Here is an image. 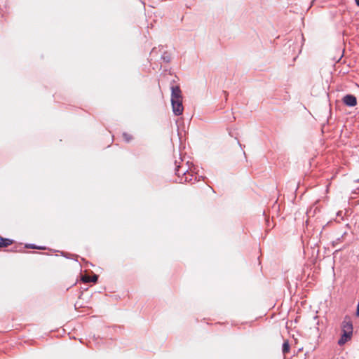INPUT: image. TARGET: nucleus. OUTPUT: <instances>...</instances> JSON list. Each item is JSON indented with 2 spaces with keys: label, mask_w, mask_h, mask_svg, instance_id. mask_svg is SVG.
Listing matches in <instances>:
<instances>
[{
  "label": "nucleus",
  "mask_w": 359,
  "mask_h": 359,
  "mask_svg": "<svg viewBox=\"0 0 359 359\" xmlns=\"http://www.w3.org/2000/svg\"><path fill=\"white\" fill-rule=\"evenodd\" d=\"M175 175L180 178V182H191V179H189L187 175H190V169L186 165H179L176 166Z\"/></svg>",
  "instance_id": "f257e3e1"
},
{
  "label": "nucleus",
  "mask_w": 359,
  "mask_h": 359,
  "mask_svg": "<svg viewBox=\"0 0 359 359\" xmlns=\"http://www.w3.org/2000/svg\"><path fill=\"white\" fill-rule=\"evenodd\" d=\"M171 104L173 114L175 116H180L183 113L184 107L182 104V100H171Z\"/></svg>",
  "instance_id": "f03ea898"
},
{
  "label": "nucleus",
  "mask_w": 359,
  "mask_h": 359,
  "mask_svg": "<svg viewBox=\"0 0 359 359\" xmlns=\"http://www.w3.org/2000/svg\"><path fill=\"white\" fill-rule=\"evenodd\" d=\"M353 327L351 319L346 316L341 324V332H348L353 334Z\"/></svg>",
  "instance_id": "7ed1b4c3"
},
{
  "label": "nucleus",
  "mask_w": 359,
  "mask_h": 359,
  "mask_svg": "<svg viewBox=\"0 0 359 359\" xmlns=\"http://www.w3.org/2000/svg\"><path fill=\"white\" fill-rule=\"evenodd\" d=\"M342 101L347 107H355L357 104L356 97L351 94H348L344 96Z\"/></svg>",
  "instance_id": "20e7f679"
},
{
  "label": "nucleus",
  "mask_w": 359,
  "mask_h": 359,
  "mask_svg": "<svg viewBox=\"0 0 359 359\" xmlns=\"http://www.w3.org/2000/svg\"><path fill=\"white\" fill-rule=\"evenodd\" d=\"M182 100V91L179 86L171 87V100Z\"/></svg>",
  "instance_id": "39448f33"
},
{
  "label": "nucleus",
  "mask_w": 359,
  "mask_h": 359,
  "mask_svg": "<svg viewBox=\"0 0 359 359\" xmlns=\"http://www.w3.org/2000/svg\"><path fill=\"white\" fill-rule=\"evenodd\" d=\"M353 334L348 332H341V335L340 339L338 341V344L339 346L344 345L347 341L351 339Z\"/></svg>",
  "instance_id": "423d86ee"
},
{
  "label": "nucleus",
  "mask_w": 359,
  "mask_h": 359,
  "mask_svg": "<svg viewBox=\"0 0 359 359\" xmlns=\"http://www.w3.org/2000/svg\"><path fill=\"white\" fill-rule=\"evenodd\" d=\"M13 241L9 238H0V248H6L11 245Z\"/></svg>",
  "instance_id": "0eeeda50"
},
{
  "label": "nucleus",
  "mask_w": 359,
  "mask_h": 359,
  "mask_svg": "<svg viewBox=\"0 0 359 359\" xmlns=\"http://www.w3.org/2000/svg\"><path fill=\"white\" fill-rule=\"evenodd\" d=\"M290 346L289 341H288V340H285L283 344L282 352L284 355H285L286 353L290 352Z\"/></svg>",
  "instance_id": "6e6552de"
},
{
  "label": "nucleus",
  "mask_w": 359,
  "mask_h": 359,
  "mask_svg": "<svg viewBox=\"0 0 359 359\" xmlns=\"http://www.w3.org/2000/svg\"><path fill=\"white\" fill-rule=\"evenodd\" d=\"M98 276L97 275H93L90 278H88L87 277H83L82 278L83 282L88 283V282H93L96 283L97 280Z\"/></svg>",
  "instance_id": "1a4fd4ad"
},
{
  "label": "nucleus",
  "mask_w": 359,
  "mask_h": 359,
  "mask_svg": "<svg viewBox=\"0 0 359 359\" xmlns=\"http://www.w3.org/2000/svg\"><path fill=\"white\" fill-rule=\"evenodd\" d=\"M161 59H162L165 62L168 63V62H170L171 57H170V55L168 53L165 52V53L162 55V56H161Z\"/></svg>",
  "instance_id": "9d476101"
},
{
  "label": "nucleus",
  "mask_w": 359,
  "mask_h": 359,
  "mask_svg": "<svg viewBox=\"0 0 359 359\" xmlns=\"http://www.w3.org/2000/svg\"><path fill=\"white\" fill-rule=\"evenodd\" d=\"M25 248H30V249H38V250H44L46 249L45 247H41V246H37L34 244H27L25 245Z\"/></svg>",
  "instance_id": "9b49d317"
},
{
  "label": "nucleus",
  "mask_w": 359,
  "mask_h": 359,
  "mask_svg": "<svg viewBox=\"0 0 359 359\" xmlns=\"http://www.w3.org/2000/svg\"><path fill=\"white\" fill-rule=\"evenodd\" d=\"M123 137L126 142H129L132 140V136L126 133H123Z\"/></svg>",
  "instance_id": "f8f14e48"
},
{
  "label": "nucleus",
  "mask_w": 359,
  "mask_h": 359,
  "mask_svg": "<svg viewBox=\"0 0 359 359\" xmlns=\"http://www.w3.org/2000/svg\"><path fill=\"white\" fill-rule=\"evenodd\" d=\"M346 234V233H344V235H342L341 237L337 238L334 241H333L332 243V245L334 247H335L337 245V244H338L339 243H340L341 241H342V238L344 237V236Z\"/></svg>",
  "instance_id": "ddd939ff"
},
{
  "label": "nucleus",
  "mask_w": 359,
  "mask_h": 359,
  "mask_svg": "<svg viewBox=\"0 0 359 359\" xmlns=\"http://www.w3.org/2000/svg\"><path fill=\"white\" fill-rule=\"evenodd\" d=\"M188 176V178L189 179H191V181L193 180V174H192V171L190 170V175H187Z\"/></svg>",
  "instance_id": "4468645a"
},
{
  "label": "nucleus",
  "mask_w": 359,
  "mask_h": 359,
  "mask_svg": "<svg viewBox=\"0 0 359 359\" xmlns=\"http://www.w3.org/2000/svg\"><path fill=\"white\" fill-rule=\"evenodd\" d=\"M238 145L240 146V147L243 148V145H242V144L239 142V140H238Z\"/></svg>",
  "instance_id": "2eb2a0df"
},
{
  "label": "nucleus",
  "mask_w": 359,
  "mask_h": 359,
  "mask_svg": "<svg viewBox=\"0 0 359 359\" xmlns=\"http://www.w3.org/2000/svg\"><path fill=\"white\" fill-rule=\"evenodd\" d=\"M355 4L358 6H359V0H355Z\"/></svg>",
  "instance_id": "dca6fc26"
}]
</instances>
